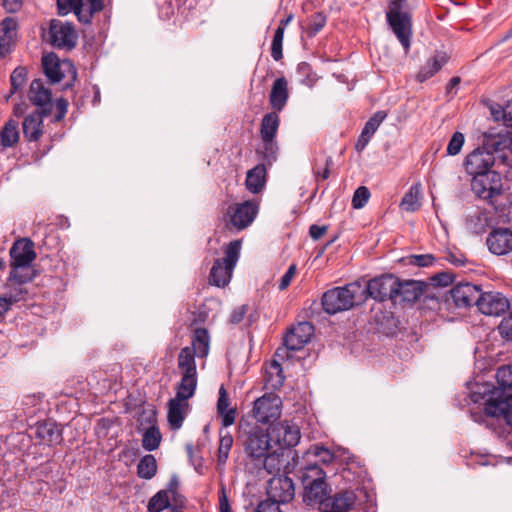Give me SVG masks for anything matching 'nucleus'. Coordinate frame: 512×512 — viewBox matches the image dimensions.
<instances>
[{
  "label": "nucleus",
  "mask_w": 512,
  "mask_h": 512,
  "mask_svg": "<svg viewBox=\"0 0 512 512\" xmlns=\"http://www.w3.org/2000/svg\"><path fill=\"white\" fill-rule=\"evenodd\" d=\"M437 287H433L428 281H426L425 292L422 295L423 303L431 309H442L444 302L442 294H439L435 290Z\"/></svg>",
  "instance_id": "nucleus-43"
},
{
  "label": "nucleus",
  "mask_w": 512,
  "mask_h": 512,
  "mask_svg": "<svg viewBox=\"0 0 512 512\" xmlns=\"http://www.w3.org/2000/svg\"><path fill=\"white\" fill-rule=\"evenodd\" d=\"M387 112L384 110H380L375 112L365 123L364 128L362 129L361 134L358 136V139L355 143V150L357 152H361L365 149L367 144L369 143L373 134L377 131L381 123L386 119Z\"/></svg>",
  "instance_id": "nucleus-27"
},
{
  "label": "nucleus",
  "mask_w": 512,
  "mask_h": 512,
  "mask_svg": "<svg viewBox=\"0 0 512 512\" xmlns=\"http://www.w3.org/2000/svg\"><path fill=\"white\" fill-rule=\"evenodd\" d=\"M258 211L259 203L253 200H246L228 207L231 224L238 230L247 228L256 218Z\"/></svg>",
  "instance_id": "nucleus-18"
},
{
  "label": "nucleus",
  "mask_w": 512,
  "mask_h": 512,
  "mask_svg": "<svg viewBox=\"0 0 512 512\" xmlns=\"http://www.w3.org/2000/svg\"><path fill=\"white\" fill-rule=\"evenodd\" d=\"M426 281L414 279H398L396 303L402 307H413L425 292Z\"/></svg>",
  "instance_id": "nucleus-17"
},
{
  "label": "nucleus",
  "mask_w": 512,
  "mask_h": 512,
  "mask_svg": "<svg viewBox=\"0 0 512 512\" xmlns=\"http://www.w3.org/2000/svg\"><path fill=\"white\" fill-rule=\"evenodd\" d=\"M195 356H197L195 349H190V346L180 350L178 368L181 370V374L197 375Z\"/></svg>",
  "instance_id": "nucleus-35"
},
{
  "label": "nucleus",
  "mask_w": 512,
  "mask_h": 512,
  "mask_svg": "<svg viewBox=\"0 0 512 512\" xmlns=\"http://www.w3.org/2000/svg\"><path fill=\"white\" fill-rule=\"evenodd\" d=\"M250 417H241L238 422L237 439L242 442L246 456L253 462H265L270 456V427L249 421Z\"/></svg>",
  "instance_id": "nucleus-4"
},
{
  "label": "nucleus",
  "mask_w": 512,
  "mask_h": 512,
  "mask_svg": "<svg viewBox=\"0 0 512 512\" xmlns=\"http://www.w3.org/2000/svg\"><path fill=\"white\" fill-rule=\"evenodd\" d=\"M219 512H232V508L226 493L225 484L221 483L218 490Z\"/></svg>",
  "instance_id": "nucleus-64"
},
{
  "label": "nucleus",
  "mask_w": 512,
  "mask_h": 512,
  "mask_svg": "<svg viewBox=\"0 0 512 512\" xmlns=\"http://www.w3.org/2000/svg\"><path fill=\"white\" fill-rule=\"evenodd\" d=\"M361 288L362 281L359 279L342 287L328 289L321 297L323 311L328 315H335L363 304L362 299H360L362 296Z\"/></svg>",
  "instance_id": "nucleus-6"
},
{
  "label": "nucleus",
  "mask_w": 512,
  "mask_h": 512,
  "mask_svg": "<svg viewBox=\"0 0 512 512\" xmlns=\"http://www.w3.org/2000/svg\"><path fill=\"white\" fill-rule=\"evenodd\" d=\"M280 503L272 497L267 496L266 499L261 500L254 508L253 512H282L280 510Z\"/></svg>",
  "instance_id": "nucleus-57"
},
{
  "label": "nucleus",
  "mask_w": 512,
  "mask_h": 512,
  "mask_svg": "<svg viewBox=\"0 0 512 512\" xmlns=\"http://www.w3.org/2000/svg\"><path fill=\"white\" fill-rule=\"evenodd\" d=\"M496 157L478 146L469 152L463 160V168L471 176V189L475 195L493 205L495 210L504 213L505 207L499 208L494 204V198L503 193L502 175L493 169Z\"/></svg>",
  "instance_id": "nucleus-2"
},
{
  "label": "nucleus",
  "mask_w": 512,
  "mask_h": 512,
  "mask_svg": "<svg viewBox=\"0 0 512 512\" xmlns=\"http://www.w3.org/2000/svg\"><path fill=\"white\" fill-rule=\"evenodd\" d=\"M372 323L376 333L385 336H394L397 334L400 321L395 317L394 313L379 308H372Z\"/></svg>",
  "instance_id": "nucleus-21"
},
{
  "label": "nucleus",
  "mask_w": 512,
  "mask_h": 512,
  "mask_svg": "<svg viewBox=\"0 0 512 512\" xmlns=\"http://www.w3.org/2000/svg\"><path fill=\"white\" fill-rule=\"evenodd\" d=\"M0 136L3 147H13L16 145L19 142L18 122L9 119L3 126Z\"/></svg>",
  "instance_id": "nucleus-37"
},
{
  "label": "nucleus",
  "mask_w": 512,
  "mask_h": 512,
  "mask_svg": "<svg viewBox=\"0 0 512 512\" xmlns=\"http://www.w3.org/2000/svg\"><path fill=\"white\" fill-rule=\"evenodd\" d=\"M498 332L502 339L512 341V310L504 317L498 326Z\"/></svg>",
  "instance_id": "nucleus-59"
},
{
  "label": "nucleus",
  "mask_w": 512,
  "mask_h": 512,
  "mask_svg": "<svg viewBox=\"0 0 512 512\" xmlns=\"http://www.w3.org/2000/svg\"><path fill=\"white\" fill-rule=\"evenodd\" d=\"M210 309L205 303H202L198 308L192 312V319L190 326L204 324L209 317Z\"/></svg>",
  "instance_id": "nucleus-60"
},
{
  "label": "nucleus",
  "mask_w": 512,
  "mask_h": 512,
  "mask_svg": "<svg viewBox=\"0 0 512 512\" xmlns=\"http://www.w3.org/2000/svg\"><path fill=\"white\" fill-rule=\"evenodd\" d=\"M496 379L498 386L496 389L501 393V398L512 397V365L501 366L497 369Z\"/></svg>",
  "instance_id": "nucleus-33"
},
{
  "label": "nucleus",
  "mask_w": 512,
  "mask_h": 512,
  "mask_svg": "<svg viewBox=\"0 0 512 512\" xmlns=\"http://www.w3.org/2000/svg\"><path fill=\"white\" fill-rule=\"evenodd\" d=\"M477 309L487 316H500L510 310L509 299L499 291L480 290Z\"/></svg>",
  "instance_id": "nucleus-14"
},
{
  "label": "nucleus",
  "mask_w": 512,
  "mask_h": 512,
  "mask_svg": "<svg viewBox=\"0 0 512 512\" xmlns=\"http://www.w3.org/2000/svg\"><path fill=\"white\" fill-rule=\"evenodd\" d=\"M298 351L296 348L291 347V344H287L284 340L282 345L279 346L274 352V358L280 361H286L292 358L291 352Z\"/></svg>",
  "instance_id": "nucleus-63"
},
{
  "label": "nucleus",
  "mask_w": 512,
  "mask_h": 512,
  "mask_svg": "<svg viewBox=\"0 0 512 512\" xmlns=\"http://www.w3.org/2000/svg\"><path fill=\"white\" fill-rule=\"evenodd\" d=\"M480 290L481 285L470 282L457 283L449 291L442 294L444 308L450 311L477 306Z\"/></svg>",
  "instance_id": "nucleus-11"
},
{
  "label": "nucleus",
  "mask_w": 512,
  "mask_h": 512,
  "mask_svg": "<svg viewBox=\"0 0 512 512\" xmlns=\"http://www.w3.org/2000/svg\"><path fill=\"white\" fill-rule=\"evenodd\" d=\"M140 425L157 426V410L153 404H148V409H142L138 415Z\"/></svg>",
  "instance_id": "nucleus-54"
},
{
  "label": "nucleus",
  "mask_w": 512,
  "mask_h": 512,
  "mask_svg": "<svg viewBox=\"0 0 512 512\" xmlns=\"http://www.w3.org/2000/svg\"><path fill=\"white\" fill-rule=\"evenodd\" d=\"M483 141L480 146L485 147V150L492 155L498 154L502 162H506L508 155L506 150L510 149L512 145V137L510 132L506 129L497 131L496 128H489L483 132Z\"/></svg>",
  "instance_id": "nucleus-15"
},
{
  "label": "nucleus",
  "mask_w": 512,
  "mask_h": 512,
  "mask_svg": "<svg viewBox=\"0 0 512 512\" xmlns=\"http://www.w3.org/2000/svg\"><path fill=\"white\" fill-rule=\"evenodd\" d=\"M162 440V434L158 426H150L145 429L142 438V447L146 451L158 449Z\"/></svg>",
  "instance_id": "nucleus-40"
},
{
  "label": "nucleus",
  "mask_w": 512,
  "mask_h": 512,
  "mask_svg": "<svg viewBox=\"0 0 512 512\" xmlns=\"http://www.w3.org/2000/svg\"><path fill=\"white\" fill-rule=\"evenodd\" d=\"M83 6V0H57V13L59 16H65L71 11L82 9Z\"/></svg>",
  "instance_id": "nucleus-52"
},
{
  "label": "nucleus",
  "mask_w": 512,
  "mask_h": 512,
  "mask_svg": "<svg viewBox=\"0 0 512 512\" xmlns=\"http://www.w3.org/2000/svg\"><path fill=\"white\" fill-rule=\"evenodd\" d=\"M436 261V257L433 254H411L405 257H401L397 262L401 265H412L420 268L432 266Z\"/></svg>",
  "instance_id": "nucleus-39"
},
{
  "label": "nucleus",
  "mask_w": 512,
  "mask_h": 512,
  "mask_svg": "<svg viewBox=\"0 0 512 512\" xmlns=\"http://www.w3.org/2000/svg\"><path fill=\"white\" fill-rule=\"evenodd\" d=\"M233 436L226 432L225 434H222V431H220V439H219V447H218V455H217V461L218 464H225L227 462V459L229 457V452L233 446Z\"/></svg>",
  "instance_id": "nucleus-44"
},
{
  "label": "nucleus",
  "mask_w": 512,
  "mask_h": 512,
  "mask_svg": "<svg viewBox=\"0 0 512 512\" xmlns=\"http://www.w3.org/2000/svg\"><path fill=\"white\" fill-rule=\"evenodd\" d=\"M157 461L154 455H144L137 465V475L139 478L150 480L157 473Z\"/></svg>",
  "instance_id": "nucleus-38"
},
{
  "label": "nucleus",
  "mask_w": 512,
  "mask_h": 512,
  "mask_svg": "<svg viewBox=\"0 0 512 512\" xmlns=\"http://www.w3.org/2000/svg\"><path fill=\"white\" fill-rule=\"evenodd\" d=\"M266 495L274 498L280 504L289 503L295 496L293 480L286 475L272 477L267 483Z\"/></svg>",
  "instance_id": "nucleus-19"
},
{
  "label": "nucleus",
  "mask_w": 512,
  "mask_h": 512,
  "mask_svg": "<svg viewBox=\"0 0 512 512\" xmlns=\"http://www.w3.org/2000/svg\"><path fill=\"white\" fill-rule=\"evenodd\" d=\"M23 284H17L16 282H11L10 287H5L9 289V292L6 293L7 297L15 298V303L24 300L25 295L27 294V290L22 287Z\"/></svg>",
  "instance_id": "nucleus-61"
},
{
  "label": "nucleus",
  "mask_w": 512,
  "mask_h": 512,
  "mask_svg": "<svg viewBox=\"0 0 512 512\" xmlns=\"http://www.w3.org/2000/svg\"><path fill=\"white\" fill-rule=\"evenodd\" d=\"M49 116V110H36L25 117L22 130L24 138L28 142H35L43 134V118Z\"/></svg>",
  "instance_id": "nucleus-25"
},
{
  "label": "nucleus",
  "mask_w": 512,
  "mask_h": 512,
  "mask_svg": "<svg viewBox=\"0 0 512 512\" xmlns=\"http://www.w3.org/2000/svg\"><path fill=\"white\" fill-rule=\"evenodd\" d=\"M327 16L324 12H315L310 17V22L306 29V34L309 38L315 37L326 25Z\"/></svg>",
  "instance_id": "nucleus-47"
},
{
  "label": "nucleus",
  "mask_w": 512,
  "mask_h": 512,
  "mask_svg": "<svg viewBox=\"0 0 512 512\" xmlns=\"http://www.w3.org/2000/svg\"><path fill=\"white\" fill-rule=\"evenodd\" d=\"M50 43L57 48H66L72 50L77 45L78 34L73 23H62L53 19L49 28Z\"/></svg>",
  "instance_id": "nucleus-16"
},
{
  "label": "nucleus",
  "mask_w": 512,
  "mask_h": 512,
  "mask_svg": "<svg viewBox=\"0 0 512 512\" xmlns=\"http://www.w3.org/2000/svg\"><path fill=\"white\" fill-rule=\"evenodd\" d=\"M10 273L4 284L5 287H10L11 282L17 284H26L32 282L36 277V271L31 273H21L20 269L29 268L32 262L36 259L37 254L34 250V242L30 238H21L16 240L10 248Z\"/></svg>",
  "instance_id": "nucleus-5"
},
{
  "label": "nucleus",
  "mask_w": 512,
  "mask_h": 512,
  "mask_svg": "<svg viewBox=\"0 0 512 512\" xmlns=\"http://www.w3.org/2000/svg\"><path fill=\"white\" fill-rule=\"evenodd\" d=\"M241 248L242 239H234L222 246L224 257L214 260L209 273V284L218 288L228 285L240 258Z\"/></svg>",
  "instance_id": "nucleus-7"
},
{
  "label": "nucleus",
  "mask_w": 512,
  "mask_h": 512,
  "mask_svg": "<svg viewBox=\"0 0 512 512\" xmlns=\"http://www.w3.org/2000/svg\"><path fill=\"white\" fill-rule=\"evenodd\" d=\"M449 60L450 55L447 52L436 50L434 54L426 60L425 64L419 68L415 75V80L420 84L426 82L441 71Z\"/></svg>",
  "instance_id": "nucleus-22"
},
{
  "label": "nucleus",
  "mask_w": 512,
  "mask_h": 512,
  "mask_svg": "<svg viewBox=\"0 0 512 512\" xmlns=\"http://www.w3.org/2000/svg\"><path fill=\"white\" fill-rule=\"evenodd\" d=\"M31 437L38 445L53 447L61 445L63 439V426L51 418L37 421L31 428Z\"/></svg>",
  "instance_id": "nucleus-13"
},
{
  "label": "nucleus",
  "mask_w": 512,
  "mask_h": 512,
  "mask_svg": "<svg viewBox=\"0 0 512 512\" xmlns=\"http://www.w3.org/2000/svg\"><path fill=\"white\" fill-rule=\"evenodd\" d=\"M297 74L301 77L300 82L301 84L307 86V87H313L317 80L318 76L313 71L312 66L308 62H300L297 66Z\"/></svg>",
  "instance_id": "nucleus-45"
},
{
  "label": "nucleus",
  "mask_w": 512,
  "mask_h": 512,
  "mask_svg": "<svg viewBox=\"0 0 512 512\" xmlns=\"http://www.w3.org/2000/svg\"><path fill=\"white\" fill-rule=\"evenodd\" d=\"M465 142L464 134L456 131L452 134L449 143L447 145V155L455 156L460 153Z\"/></svg>",
  "instance_id": "nucleus-55"
},
{
  "label": "nucleus",
  "mask_w": 512,
  "mask_h": 512,
  "mask_svg": "<svg viewBox=\"0 0 512 512\" xmlns=\"http://www.w3.org/2000/svg\"><path fill=\"white\" fill-rule=\"evenodd\" d=\"M313 334V324L308 321H302L288 328L284 335V341L287 344H291V347L300 350L310 341Z\"/></svg>",
  "instance_id": "nucleus-23"
},
{
  "label": "nucleus",
  "mask_w": 512,
  "mask_h": 512,
  "mask_svg": "<svg viewBox=\"0 0 512 512\" xmlns=\"http://www.w3.org/2000/svg\"><path fill=\"white\" fill-rule=\"evenodd\" d=\"M456 280V274L451 270L435 273L428 278V282L437 288H446L452 285Z\"/></svg>",
  "instance_id": "nucleus-46"
},
{
  "label": "nucleus",
  "mask_w": 512,
  "mask_h": 512,
  "mask_svg": "<svg viewBox=\"0 0 512 512\" xmlns=\"http://www.w3.org/2000/svg\"><path fill=\"white\" fill-rule=\"evenodd\" d=\"M303 486L302 500L307 506H318L320 512H351L357 496L352 489H342L334 494L327 483L326 472L317 462H307L298 475Z\"/></svg>",
  "instance_id": "nucleus-1"
},
{
  "label": "nucleus",
  "mask_w": 512,
  "mask_h": 512,
  "mask_svg": "<svg viewBox=\"0 0 512 512\" xmlns=\"http://www.w3.org/2000/svg\"><path fill=\"white\" fill-rule=\"evenodd\" d=\"M190 349H195V353L199 358H204L208 355L210 349V334L207 328H195Z\"/></svg>",
  "instance_id": "nucleus-32"
},
{
  "label": "nucleus",
  "mask_w": 512,
  "mask_h": 512,
  "mask_svg": "<svg viewBox=\"0 0 512 512\" xmlns=\"http://www.w3.org/2000/svg\"><path fill=\"white\" fill-rule=\"evenodd\" d=\"M230 399L227 390L223 385L219 389V396L217 400V414L221 418L223 427H229L234 424L237 417V408L229 407Z\"/></svg>",
  "instance_id": "nucleus-30"
},
{
  "label": "nucleus",
  "mask_w": 512,
  "mask_h": 512,
  "mask_svg": "<svg viewBox=\"0 0 512 512\" xmlns=\"http://www.w3.org/2000/svg\"><path fill=\"white\" fill-rule=\"evenodd\" d=\"M186 452L189 462L194 466L195 470L200 473V469L203 467V457L201 449L198 447L196 450L192 444H186Z\"/></svg>",
  "instance_id": "nucleus-56"
},
{
  "label": "nucleus",
  "mask_w": 512,
  "mask_h": 512,
  "mask_svg": "<svg viewBox=\"0 0 512 512\" xmlns=\"http://www.w3.org/2000/svg\"><path fill=\"white\" fill-rule=\"evenodd\" d=\"M197 388V375L182 374L180 382L176 386V398L189 401Z\"/></svg>",
  "instance_id": "nucleus-34"
},
{
  "label": "nucleus",
  "mask_w": 512,
  "mask_h": 512,
  "mask_svg": "<svg viewBox=\"0 0 512 512\" xmlns=\"http://www.w3.org/2000/svg\"><path fill=\"white\" fill-rule=\"evenodd\" d=\"M371 196L370 190L366 186L358 187L352 197V207L354 209L363 208Z\"/></svg>",
  "instance_id": "nucleus-53"
},
{
  "label": "nucleus",
  "mask_w": 512,
  "mask_h": 512,
  "mask_svg": "<svg viewBox=\"0 0 512 512\" xmlns=\"http://www.w3.org/2000/svg\"><path fill=\"white\" fill-rule=\"evenodd\" d=\"M29 99L34 106L40 108L39 110H49V115L52 113V91L44 86L42 79L37 78L31 82Z\"/></svg>",
  "instance_id": "nucleus-26"
},
{
  "label": "nucleus",
  "mask_w": 512,
  "mask_h": 512,
  "mask_svg": "<svg viewBox=\"0 0 512 512\" xmlns=\"http://www.w3.org/2000/svg\"><path fill=\"white\" fill-rule=\"evenodd\" d=\"M281 362L280 360H278L277 358H274L271 360L270 362V367L276 371V379L274 380L273 383H271V387L274 389V390H278L282 387V385L284 384V381H285V375H284V371H283V368H282V365H281Z\"/></svg>",
  "instance_id": "nucleus-58"
},
{
  "label": "nucleus",
  "mask_w": 512,
  "mask_h": 512,
  "mask_svg": "<svg viewBox=\"0 0 512 512\" xmlns=\"http://www.w3.org/2000/svg\"><path fill=\"white\" fill-rule=\"evenodd\" d=\"M172 504L166 490H159L153 495L147 505L148 512H162L165 509L172 511Z\"/></svg>",
  "instance_id": "nucleus-41"
},
{
  "label": "nucleus",
  "mask_w": 512,
  "mask_h": 512,
  "mask_svg": "<svg viewBox=\"0 0 512 512\" xmlns=\"http://www.w3.org/2000/svg\"><path fill=\"white\" fill-rule=\"evenodd\" d=\"M333 159L329 155H325V167L321 171L320 169L313 168V174L317 181L319 180H327L331 174V167L333 166Z\"/></svg>",
  "instance_id": "nucleus-62"
},
{
  "label": "nucleus",
  "mask_w": 512,
  "mask_h": 512,
  "mask_svg": "<svg viewBox=\"0 0 512 512\" xmlns=\"http://www.w3.org/2000/svg\"><path fill=\"white\" fill-rule=\"evenodd\" d=\"M489 110L495 121L502 120L507 128L512 127V118L509 111H506L500 104L491 101Z\"/></svg>",
  "instance_id": "nucleus-50"
},
{
  "label": "nucleus",
  "mask_w": 512,
  "mask_h": 512,
  "mask_svg": "<svg viewBox=\"0 0 512 512\" xmlns=\"http://www.w3.org/2000/svg\"><path fill=\"white\" fill-rule=\"evenodd\" d=\"M266 164L267 162L263 161L262 163H259L252 169L248 170L245 179V186L249 192L258 194L263 190L267 175Z\"/></svg>",
  "instance_id": "nucleus-31"
},
{
  "label": "nucleus",
  "mask_w": 512,
  "mask_h": 512,
  "mask_svg": "<svg viewBox=\"0 0 512 512\" xmlns=\"http://www.w3.org/2000/svg\"><path fill=\"white\" fill-rule=\"evenodd\" d=\"M42 69L51 85L60 83L65 77L64 71L61 69L62 61L56 53L50 52L42 57Z\"/></svg>",
  "instance_id": "nucleus-28"
},
{
  "label": "nucleus",
  "mask_w": 512,
  "mask_h": 512,
  "mask_svg": "<svg viewBox=\"0 0 512 512\" xmlns=\"http://www.w3.org/2000/svg\"><path fill=\"white\" fill-rule=\"evenodd\" d=\"M146 404V398L140 391L129 393L124 399V407L126 412H132Z\"/></svg>",
  "instance_id": "nucleus-51"
},
{
  "label": "nucleus",
  "mask_w": 512,
  "mask_h": 512,
  "mask_svg": "<svg viewBox=\"0 0 512 512\" xmlns=\"http://www.w3.org/2000/svg\"><path fill=\"white\" fill-rule=\"evenodd\" d=\"M301 438L300 429L297 426L286 425L284 428L283 438L278 442L281 443L285 448L295 447Z\"/></svg>",
  "instance_id": "nucleus-48"
},
{
  "label": "nucleus",
  "mask_w": 512,
  "mask_h": 512,
  "mask_svg": "<svg viewBox=\"0 0 512 512\" xmlns=\"http://www.w3.org/2000/svg\"><path fill=\"white\" fill-rule=\"evenodd\" d=\"M399 277L393 273H383L368 281H362L361 298L363 303L371 298L379 303L391 300L396 303V290Z\"/></svg>",
  "instance_id": "nucleus-10"
},
{
  "label": "nucleus",
  "mask_w": 512,
  "mask_h": 512,
  "mask_svg": "<svg viewBox=\"0 0 512 512\" xmlns=\"http://www.w3.org/2000/svg\"><path fill=\"white\" fill-rule=\"evenodd\" d=\"M279 126L280 118L276 111L266 113L260 123L259 133L262 147L256 149V155L258 159L267 162L269 166L277 160L279 147L276 142V136Z\"/></svg>",
  "instance_id": "nucleus-9"
},
{
  "label": "nucleus",
  "mask_w": 512,
  "mask_h": 512,
  "mask_svg": "<svg viewBox=\"0 0 512 512\" xmlns=\"http://www.w3.org/2000/svg\"><path fill=\"white\" fill-rule=\"evenodd\" d=\"M280 398L274 393H265L253 402L252 409L241 417H250L249 421L272 427L280 417Z\"/></svg>",
  "instance_id": "nucleus-12"
},
{
  "label": "nucleus",
  "mask_w": 512,
  "mask_h": 512,
  "mask_svg": "<svg viewBox=\"0 0 512 512\" xmlns=\"http://www.w3.org/2000/svg\"><path fill=\"white\" fill-rule=\"evenodd\" d=\"M501 391L498 392L493 383H477L475 389L470 393V398L474 404H483V409H470L469 413L472 420L478 424L489 426L488 418H500L504 415L510 403V398H501Z\"/></svg>",
  "instance_id": "nucleus-3"
},
{
  "label": "nucleus",
  "mask_w": 512,
  "mask_h": 512,
  "mask_svg": "<svg viewBox=\"0 0 512 512\" xmlns=\"http://www.w3.org/2000/svg\"><path fill=\"white\" fill-rule=\"evenodd\" d=\"M405 3L406 0H389L386 21L403 46L405 54H408L413 33V21L411 13L403 11Z\"/></svg>",
  "instance_id": "nucleus-8"
},
{
  "label": "nucleus",
  "mask_w": 512,
  "mask_h": 512,
  "mask_svg": "<svg viewBox=\"0 0 512 512\" xmlns=\"http://www.w3.org/2000/svg\"><path fill=\"white\" fill-rule=\"evenodd\" d=\"M421 184L411 185L409 190L402 197L400 207L407 212H415L420 209Z\"/></svg>",
  "instance_id": "nucleus-36"
},
{
  "label": "nucleus",
  "mask_w": 512,
  "mask_h": 512,
  "mask_svg": "<svg viewBox=\"0 0 512 512\" xmlns=\"http://www.w3.org/2000/svg\"><path fill=\"white\" fill-rule=\"evenodd\" d=\"M28 70L24 66L16 67L10 75L11 90L10 95L16 93L22 88L27 78Z\"/></svg>",
  "instance_id": "nucleus-49"
},
{
  "label": "nucleus",
  "mask_w": 512,
  "mask_h": 512,
  "mask_svg": "<svg viewBox=\"0 0 512 512\" xmlns=\"http://www.w3.org/2000/svg\"><path fill=\"white\" fill-rule=\"evenodd\" d=\"M190 408L188 401L176 397L169 399L167 402V422L170 430L177 431L182 427Z\"/></svg>",
  "instance_id": "nucleus-24"
},
{
  "label": "nucleus",
  "mask_w": 512,
  "mask_h": 512,
  "mask_svg": "<svg viewBox=\"0 0 512 512\" xmlns=\"http://www.w3.org/2000/svg\"><path fill=\"white\" fill-rule=\"evenodd\" d=\"M488 250L497 256L512 251V231L509 228H494L486 238Z\"/></svg>",
  "instance_id": "nucleus-20"
},
{
  "label": "nucleus",
  "mask_w": 512,
  "mask_h": 512,
  "mask_svg": "<svg viewBox=\"0 0 512 512\" xmlns=\"http://www.w3.org/2000/svg\"><path fill=\"white\" fill-rule=\"evenodd\" d=\"M305 455H313L319 458L318 460L315 461L319 465H328L336 459L335 453L332 452L330 449L326 448L322 444L311 445L310 448L306 451Z\"/></svg>",
  "instance_id": "nucleus-42"
},
{
  "label": "nucleus",
  "mask_w": 512,
  "mask_h": 512,
  "mask_svg": "<svg viewBox=\"0 0 512 512\" xmlns=\"http://www.w3.org/2000/svg\"><path fill=\"white\" fill-rule=\"evenodd\" d=\"M289 99L288 82L284 76L274 80L269 94V103L273 111L281 112Z\"/></svg>",
  "instance_id": "nucleus-29"
}]
</instances>
